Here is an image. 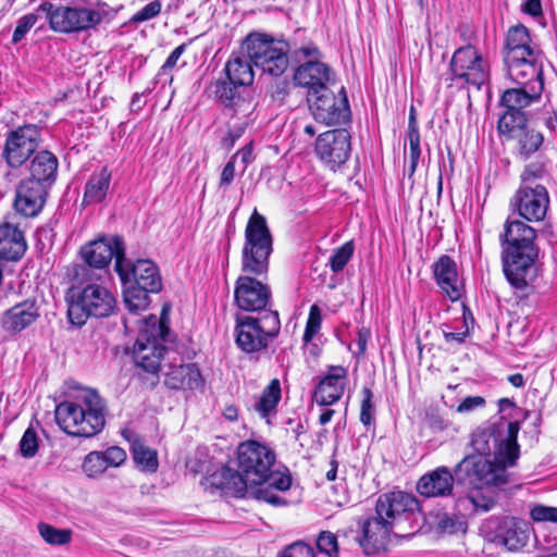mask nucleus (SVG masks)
Returning a JSON list of instances; mask_svg holds the SVG:
<instances>
[{
    "mask_svg": "<svg viewBox=\"0 0 557 557\" xmlns=\"http://www.w3.org/2000/svg\"><path fill=\"white\" fill-rule=\"evenodd\" d=\"M519 430L518 421L508 423L504 437L496 425L476 429L471 445L480 456H467L456 466L457 481L475 488L507 484V468L513 466L519 457Z\"/></svg>",
    "mask_w": 557,
    "mask_h": 557,
    "instance_id": "f257e3e1",
    "label": "nucleus"
},
{
    "mask_svg": "<svg viewBox=\"0 0 557 557\" xmlns=\"http://www.w3.org/2000/svg\"><path fill=\"white\" fill-rule=\"evenodd\" d=\"M274 461L275 455L270 448L256 441H247L237 448L238 470L223 467L212 473L208 481L225 494L245 496L249 486L267 480Z\"/></svg>",
    "mask_w": 557,
    "mask_h": 557,
    "instance_id": "f03ea898",
    "label": "nucleus"
},
{
    "mask_svg": "<svg viewBox=\"0 0 557 557\" xmlns=\"http://www.w3.org/2000/svg\"><path fill=\"white\" fill-rule=\"evenodd\" d=\"M535 230L515 220L508 222L503 235V265L508 282L517 289H524L536 275L535 260L539 251L534 245Z\"/></svg>",
    "mask_w": 557,
    "mask_h": 557,
    "instance_id": "7ed1b4c3",
    "label": "nucleus"
},
{
    "mask_svg": "<svg viewBox=\"0 0 557 557\" xmlns=\"http://www.w3.org/2000/svg\"><path fill=\"white\" fill-rule=\"evenodd\" d=\"M58 425L71 436L91 437L106 424V404L95 391H86L76 401H62L54 411Z\"/></svg>",
    "mask_w": 557,
    "mask_h": 557,
    "instance_id": "20e7f679",
    "label": "nucleus"
},
{
    "mask_svg": "<svg viewBox=\"0 0 557 557\" xmlns=\"http://www.w3.org/2000/svg\"><path fill=\"white\" fill-rule=\"evenodd\" d=\"M114 269L123 284L124 302L131 312L145 310L149 305V293L162 288V278L157 264L149 259L132 262L117 257Z\"/></svg>",
    "mask_w": 557,
    "mask_h": 557,
    "instance_id": "39448f33",
    "label": "nucleus"
},
{
    "mask_svg": "<svg viewBox=\"0 0 557 557\" xmlns=\"http://www.w3.org/2000/svg\"><path fill=\"white\" fill-rule=\"evenodd\" d=\"M99 278L82 277L85 285L67 299V317L72 324L82 326L89 318H107L114 312L116 300L106 286L96 282Z\"/></svg>",
    "mask_w": 557,
    "mask_h": 557,
    "instance_id": "423d86ee",
    "label": "nucleus"
},
{
    "mask_svg": "<svg viewBox=\"0 0 557 557\" xmlns=\"http://www.w3.org/2000/svg\"><path fill=\"white\" fill-rule=\"evenodd\" d=\"M272 251L273 237L267 220L255 210L245 228V243L242 250L243 272L253 275L267 273Z\"/></svg>",
    "mask_w": 557,
    "mask_h": 557,
    "instance_id": "0eeeda50",
    "label": "nucleus"
},
{
    "mask_svg": "<svg viewBox=\"0 0 557 557\" xmlns=\"http://www.w3.org/2000/svg\"><path fill=\"white\" fill-rule=\"evenodd\" d=\"M242 50L247 52L249 60L256 67L272 76L282 75L288 66V45L285 41L274 40L267 35H249L245 39Z\"/></svg>",
    "mask_w": 557,
    "mask_h": 557,
    "instance_id": "6e6552de",
    "label": "nucleus"
},
{
    "mask_svg": "<svg viewBox=\"0 0 557 557\" xmlns=\"http://www.w3.org/2000/svg\"><path fill=\"white\" fill-rule=\"evenodd\" d=\"M236 321V344L248 354L267 348L269 341L276 337L281 329L276 311H264L261 317L237 315Z\"/></svg>",
    "mask_w": 557,
    "mask_h": 557,
    "instance_id": "1a4fd4ad",
    "label": "nucleus"
},
{
    "mask_svg": "<svg viewBox=\"0 0 557 557\" xmlns=\"http://www.w3.org/2000/svg\"><path fill=\"white\" fill-rule=\"evenodd\" d=\"M375 512L383 515L400 532L413 533L418 527L417 517L420 513V506L413 495L394 491L380 495L375 504Z\"/></svg>",
    "mask_w": 557,
    "mask_h": 557,
    "instance_id": "9d476101",
    "label": "nucleus"
},
{
    "mask_svg": "<svg viewBox=\"0 0 557 557\" xmlns=\"http://www.w3.org/2000/svg\"><path fill=\"white\" fill-rule=\"evenodd\" d=\"M38 12H42L49 20L50 27L60 33L87 29L101 20L100 13L95 10L54 7L48 1H44L38 7Z\"/></svg>",
    "mask_w": 557,
    "mask_h": 557,
    "instance_id": "9b49d317",
    "label": "nucleus"
},
{
    "mask_svg": "<svg viewBox=\"0 0 557 557\" xmlns=\"http://www.w3.org/2000/svg\"><path fill=\"white\" fill-rule=\"evenodd\" d=\"M307 100L313 119L319 123L335 125L345 123L350 117L344 87H341L338 97L331 89H323L321 92L308 91Z\"/></svg>",
    "mask_w": 557,
    "mask_h": 557,
    "instance_id": "f8f14e48",
    "label": "nucleus"
},
{
    "mask_svg": "<svg viewBox=\"0 0 557 557\" xmlns=\"http://www.w3.org/2000/svg\"><path fill=\"white\" fill-rule=\"evenodd\" d=\"M120 252L122 255V259H125L124 243L119 236L100 238L89 243L82 248V256L86 264L79 265L75 269V276H94L91 268L104 269L113 258L115 259L116 263L117 257H120Z\"/></svg>",
    "mask_w": 557,
    "mask_h": 557,
    "instance_id": "ddd939ff",
    "label": "nucleus"
},
{
    "mask_svg": "<svg viewBox=\"0 0 557 557\" xmlns=\"http://www.w3.org/2000/svg\"><path fill=\"white\" fill-rule=\"evenodd\" d=\"M450 72L456 79H462L480 88L488 78L486 62L472 46L457 49L450 60Z\"/></svg>",
    "mask_w": 557,
    "mask_h": 557,
    "instance_id": "4468645a",
    "label": "nucleus"
},
{
    "mask_svg": "<svg viewBox=\"0 0 557 557\" xmlns=\"http://www.w3.org/2000/svg\"><path fill=\"white\" fill-rule=\"evenodd\" d=\"M162 330L163 326L160 324L158 327L152 325L151 331H141L133 348V359L136 366L151 374L158 373L165 351L157 336V334L162 335Z\"/></svg>",
    "mask_w": 557,
    "mask_h": 557,
    "instance_id": "2eb2a0df",
    "label": "nucleus"
},
{
    "mask_svg": "<svg viewBox=\"0 0 557 557\" xmlns=\"http://www.w3.org/2000/svg\"><path fill=\"white\" fill-rule=\"evenodd\" d=\"M298 53L306 58H313L299 65L294 74V81L308 91L321 92L323 89H330L327 84L331 82L330 67L315 58L319 54L318 48L314 46L301 47Z\"/></svg>",
    "mask_w": 557,
    "mask_h": 557,
    "instance_id": "dca6fc26",
    "label": "nucleus"
},
{
    "mask_svg": "<svg viewBox=\"0 0 557 557\" xmlns=\"http://www.w3.org/2000/svg\"><path fill=\"white\" fill-rule=\"evenodd\" d=\"M350 150V135L345 128L320 134L315 141L318 157L332 170L347 161Z\"/></svg>",
    "mask_w": 557,
    "mask_h": 557,
    "instance_id": "f3484780",
    "label": "nucleus"
},
{
    "mask_svg": "<svg viewBox=\"0 0 557 557\" xmlns=\"http://www.w3.org/2000/svg\"><path fill=\"white\" fill-rule=\"evenodd\" d=\"M39 129L25 125L8 135L3 154L11 168H20L38 147Z\"/></svg>",
    "mask_w": 557,
    "mask_h": 557,
    "instance_id": "a211bd4d",
    "label": "nucleus"
},
{
    "mask_svg": "<svg viewBox=\"0 0 557 557\" xmlns=\"http://www.w3.org/2000/svg\"><path fill=\"white\" fill-rule=\"evenodd\" d=\"M512 205L517 207L519 214L525 220L530 222L542 221L549 205L547 189L541 184L520 186L512 198Z\"/></svg>",
    "mask_w": 557,
    "mask_h": 557,
    "instance_id": "6ab92c4d",
    "label": "nucleus"
},
{
    "mask_svg": "<svg viewBox=\"0 0 557 557\" xmlns=\"http://www.w3.org/2000/svg\"><path fill=\"white\" fill-rule=\"evenodd\" d=\"M234 296L238 308L245 311H258L262 315L264 311H270L267 309L271 297L270 288L251 276L237 278Z\"/></svg>",
    "mask_w": 557,
    "mask_h": 557,
    "instance_id": "aec40b11",
    "label": "nucleus"
},
{
    "mask_svg": "<svg viewBox=\"0 0 557 557\" xmlns=\"http://www.w3.org/2000/svg\"><path fill=\"white\" fill-rule=\"evenodd\" d=\"M50 187L28 178L21 181L15 191V210L26 218L36 216L45 206Z\"/></svg>",
    "mask_w": 557,
    "mask_h": 557,
    "instance_id": "412c9836",
    "label": "nucleus"
},
{
    "mask_svg": "<svg viewBox=\"0 0 557 557\" xmlns=\"http://www.w3.org/2000/svg\"><path fill=\"white\" fill-rule=\"evenodd\" d=\"M361 529L362 537L359 540V543L367 555H374L385 550L391 533L395 530L389 520L376 512L362 522Z\"/></svg>",
    "mask_w": 557,
    "mask_h": 557,
    "instance_id": "4be33fe9",
    "label": "nucleus"
},
{
    "mask_svg": "<svg viewBox=\"0 0 557 557\" xmlns=\"http://www.w3.org/2000/svg\"><path fill=\"white\" fill-rule=\"evenodd\" d=\"M509 77L518 85L529 86L534 94H541L544 87L542 65L537 54L505 60Z\"/></svg>",
    "mask_w": 557,
    "mask_h": 557,
    "instance_id": "5701e85b",
    "label": "nucleus"
},
{
    "mask_svg": "<svg viewBox=\"0 0 557 557\" xmlns=\"http://www.w3.org/2000/svg\"><path fill=\"white\" fill-rule=\"evenodd\" d=\"M346 379L347 370L344 367H331L314 389V401L320 406H330L339 400L345 391Z\"/></svg>",
    "mask_w": 557,
    "mask_h": 557,
    "instance_id": "b1692460",
    "label": "nucleus"
},
{
    "mask_svg": "<svg viewBox=\"0 0 557 557\" xmlns=\"http://www.w3.org/2000/svg\"><path fill=\"white\" fill-rule=\"evenodd\" d=\"M455 476L447 467H438L422 475L417 483V491L424 497L449 496L454 490Z\"/></svg>",
    "mask_w": 557,
    "mask_h": 557,
    "instance_id": "393cba45",
    "label": "nucleus"
},
{
    "mask_svg": "<svg viewBox=\"0 0 557 557\" xmlns=\"http://www.w3.org/2000/svg\"><path fill=\"white\" fill-rule=\"evenodd\" d=\"M39 317L36 302L25 300L8 309L2 315V327L10 334H17L32 325Z\"/></svg>",
    "mask_w": 557,
    "mask_h": 557,
    "instance_id": "a878e982",
    "label": "nucleus"
},
{
    "mask_svg": "<svg viewBox=\"0 0 557 557\" xmlns=\"http://www.w3.org/2000/svg\"><path fill=\"white\" fill-rule=\"evenodd\" d=\"M437 284L451 300L461 296L456 262L448 256H442L434 265Z\"/></svg>",
    "mask_w": 557,
    "mask_h": 557,
    "instance_id": "bb28decb",
    "label": "nucleus"
},
{
    "mask_svg": "<svg viewBox=\"0 0 557 557\" xmlns=\"http://www.w3.org/2000/svg\"><path fill=\"white\" fill-rule=\"evenodd\" d=\"M164 383L172 389H196L202 386V377L196 364H178L170 367Z\"/></svg>",
    "mask_w": 557,
    "mask_h": 557,
    "instance_id": "cd10ccee",
    "label": "nucleus"
},
{
    "mask_svg": "<svg viewBox=\"0 0 557 557\" xmlns=\"http://www.w3.org/2000/svg\"><path fill=\"white\" fill-rule=\"evenodd\" d=\"M26 247L24 235L16 226L9 223L0 225V259L18 260Z\"/></svg>",
    "mask_w": 557,
    "mask_h": 557,
    "instance_id": "c85d7f7f",
    "label": "nucleus"
},
{
    "mask_svg": "<svg viewBox=\"0 0 557 557\" xmlns=\"http://www.w3.org/2000/svg\"><path fill=\"white\" fill-rule=\"evenodd\" d=\"M57 171L58 159L51 152L44 150L38 152L30 161V176L28 180L52 186L57 178Z\"/></svg>",
    "mask_w": 557,
    "mask_h": 557,
    "instance_id": "c756f323",
    "label": "nucleus"
},
{
    "mask_svg": "<svg viewBox=\"0 0 557 557\" xmlns=\"http://www.w3.org/2000/svg\"><path fill=\"white\" fill-rule=\"evenodd\" d=\"M536 53L531 47V38L528 28L523 25H517L508 30L506 39V53L504 60H515L525 55Z\"/></svg>",
    "mask_w": 557,
    "mask_h": 557,
    "instance_id": "7c9ffc66",
    "label": "nucleus"
},
{
    "mask_svg": "<svg viewBox=\"0 0 557 557\" xmlns=\"http://www.w3.org/2000/svg\"><path fill=\"white\" fill-rule=\"evenodd\" d=\"M253 63L249 60L247 52L233 55L225 66L228 81L234 86H248L253 82Z\"/></svg>",
    "mask_w": 557,
    "mask_h": 557,
    "instance_id": "2f4dec72",
    "label": "nucleus"
},
{
    "mask_svg": "<svg viewBox=\"0 0 557 557\" xmlns=\"http://www.w3.org/2000/svg\"><path fill=\"white\" fill-rule=\"evenodd\" d=\"M111 173L103 168L99 173L92 174L86 183L83 205L101 202L109 190Z\"/></svg>",
    "mask_w": 557,
    "mask_h": 557,
    "instance_id": "473e14b6",
    "label": "nucleus"
},
{
    "mask_svg": "<svg viewBox=\"0 0 557 557\" xmlns=\"http://www.w3.org/2000/svg\"><path fill=\"white\" fill-rule=\"evenodd\" d=\"M512 139L516 140V156L521 161L530 159L531 156L540 149L544 141V137L540 132L529 127L521 133H518Z\"/></svg>",
    "mask_w": 557,
    "mask_h": 557,
    "instance_id": "72a5a7b5",
    "label": "nucleus"
},
{
    "mask_svg": "<svg viewBox=\"0 0 557 557\" xmlns=\"http://www.w3.org/2000/svg\"><path fill=\"white\" fill-rule=\"evenodd\" d=\"M502 528L504 530L502 542L508 550L517 552L527 545L529 536L521 522L506 518Z\"/></svg>",
    "mask_w": 557,
    "mask_h": 557,
    "instance_id": "f704fd0d",
    "label": "nucleus"
},
{
    "mask_svg": "<svg viewBox=\"0 0 557 557\" xmlns=\"http://www.w3.org/2000/svg\"><path fill=\"white\" fill-rule=\"evenodd\" d=\"M527 121L528 119L523 111L505 110L498 120L497 129L500 135L513 138L518 133L528 128Z\"/></svg>",
    "mask_w": 557,
    "mask_h": 557,
    "instance_id": "c9c22d12",
    "label": "nucleus"
},
{
    "mask_svg": "<svg viewBox=\"0 0 557 557\" xmlns=\"http://www.w3.org/2000/svg\"><path fill=\"white\" fill-rule=\"evenodd\" d=\"M281 400V383L277 379H273L270 384L262 391V394L255 405L256 410L262 418H268L271 412L276 410Z\"/></svg>",
    "mask_w": 557,
    "mask_h": 557,
    "instance_id": "e433bc0d",
    "label": "nucleus"
},
{
    "mask_svg": "<svg viewBox=\"0 0 557 557\" xmlns=\"http://www.w3.org/2000/svg\"><path fill=\"white\" fill-rule=\"evenodd\" d=\"M539 96L540 94H534L525 88H511L503 94L500 103L505 110L522 111Z\"/></svg>",
    "mask_w": 557,
    "mask_h": 557,
    "instance_id": "4c0bfd02",
    "label": "nucleus"
},
{
    "mask_svg": "<svg viewBox=\"0 0 557 557\" xmlns=\"http://www.w3.org/2000/svg\"><path fill=\"white\" fill-rule=\"evenodd\" d=\"M133 459L137 466L149 472H154L158 469L157 451L147 447L139 438L132 441Z\"/></svg>",
    "mask_w": 557,
    "mask_h": 557,
    "instance_id": "58836bf2",
    "label": "nucleus"
},
{
    "mask_svg": "<svg viewBox=\"0 0 557 557\" xmlns=\"http://www.w3.org/2000/svg\"><path fill=\"white\" fill-rule=\"evenodd\" d=\"M41 537L51 545H64L71 541L72 532L66 529H57L50 524L38 525Z\"/></svg>",
    "mask_w": 557,
    "mask_h": 557,
    "instance_id": "ea45409f",
    "label": "nucleus"
},
{
    "mask_svg": "<svg viewBox=\"0 0 557 557\" xmlns=\"http://www.w3.org/2000/svg\"><path fill=\"white\" fill-rule=\"evenodd\" d=\"M109 468L102 451L89 453L83 462V470L89 478H97Z\"/></svg>",
    "mask_w": 557,
    "mask_h": 557,
    "instance_id": "a19ab883",
    "label": "nucleus"
},
{
    "mask_svg": "<svg viewBox=\"0 0 557 557\" xmlns=\"http://www.w3.org/2000/svg\"><path fill=\"white\" fill-rule=\"evenodd\" d=\"M354 253L352 242H347L337 249L334 250L333 255L329 260L331 270L334 273H338L344 270L346 264L349 262Z\"/></svg>",
    "mask_w": 557,
    "mask_h": 557,
    "instance_id": "79ce46f5",
    "label": "nucleus"
},
{
    "mask_svg": "<svg viewBox=\"0 0 557 557\" xmlns=\"http://www.w3.org/2000/svg\"><path fill=\"white\" fill-rule=\"evenodd\" d=\"M244 497L256 498L258 500H263L275 506L285 504V502H283L282 498L276 495L274 488L265 483H261L256 486H249L247 494Z\"/></svg>",
    "mask_w": 557,
    "mask_h": 557,
    "instance_id": "37998d69",
    "label": "nucleus"
},
{
    "mask_svg": "<svg viewBox=\"0 0 557 557\" xmlns=\"http://www.w3.org/2000/svg\"><path fill=\"white\" fill-rule=\"evenodd\" d=\"M471 487L475 491L470 492L465 502H469L475 512H487L495 507L496 499L492 495L483 494L479 492V488ZM461 502L463 503V500Z\"/></svg>",
    "mask_w": 557,
    "mask_h": 557,
    "instance_id": "c03bdc74",
    "label": "nucleus"
},
{
    "mask_svg": "<svg viewBox=\"0 0 557 557\" xmlns=\"http://www.w3.org/2000/svg\"><path fill=\"white\" fill-rule=\"evenodd\" d=\"M547 174L545 164L542 162H532L522 171L521 186H535L536 181L543 180Z\"/></svg>",
    "mask_w": 557,
    "mask_h": 557,
    "instance_id": "a18cd8bd",
    "label": "nucleus"
},
{
    "mask_svg": "<svg viewBox=\"0 0 557 557\" xmlns=\"http://www.w3.org/2000/svg\"><path fill=\"white\" fill-rule=\"evenodd\" d=\"M375 407L373 404V393L369 387L362 388V401L360 407V421L364 425H370L374 420Z\"/></svg>",
    "mask_w": 557,
    "mask_h": 557,
    "instance_id": "49530a36",
    "label": "nucleus"
},
{
    "mask_svg": "<svg viewBox=\"0 0 557 557\" xmlns=\"http://www.w3.org/2000/svg\"><path fill=\"white\" fill-rule=\"evenodd\" d=\"M236 87L230 81L228 83L222 82L216 85L215 95L226 108L242 96Z\"/></svg>",
    "mask_w": 557,
    "mask_h": 557,
    "instance_id": "de8ad7c7",
    "label": "nucleus"
},
{
    "mask_svg": "<svg viewBox=\"0 0 557 557\" xmlns=\"http://www.w3.org/2000/svg\"><path fill=\"white\" fill-rule=\"evenodd\" d=\"M39 13L40 12H36V13H29V14H26L24 16H22L18 21H17V25H16V28L13 33V37H12V41L13 44H17L20 42L24 37L25 35L27 34V32L33 27L35 26V24L37 23L38 21V17H39Z\"/></svg>",
    "mask_w": 557,
    "mask_h": 557,
    "instance_id": "09e8293b",
    "label": "nucleus"
},
{
    "mask_svg": "<svg viewBox=\"0 0 557 557\" xmlns=\"http://www.w3.org/2000/svg\"><path fill=\"white\" fill-rule=\"evenodd\" d=\"M20 450L21 454L30 458L36 455L38 450V440L37 434L33 429H27L20 442Z\"/></svg>",
    "mask_w": 557,
    "mask_h": 557,
    "instance_id": "8fccbe9b",
    "label": "nucleus"
},
{
    "mask_svg": "<svg viewBox=\"0 0 557 557\" xmlns=\"http://www.w3.org/2000/svg\"><path fill=\"white\" fill-rule=\"evenodd\" d=\"M321 326V311L317 305L311 306L304 334V341L310 342Z\"/></svg>",
    "mask_w": 557,
    "mask_h": 557,
    "instance_id": "3c124183",
    "label": "nucleus"
},
{
    "mask_svg": "<svg viewBox=\"0 0 557 557\" xmlns=\"http://www.w3.org/2000/svg\"><path fill=\"white\" fill-rule=\"evenodd\" d=\"M530 515L536 522H557V507L536 505L531 509Z\"/></svg>",
    "mask_w": 557,
    "mask_h": 557,
    "instance_id": "603ef678",
    "label": "nucleus"
},
{
    "mask_svg": "<svg viewBox=\"0 0 557 557\" xmlns=\"http://www.w3.org/2000/svg\"><path fill=\"white\" fill-rule=\"evenodd\" d=\"M317 546L320 552L331 557L333 554L337 553V539L334 533L323 531L317 540Z\"/></svg>",
    "mask_w": 557,
    "mask_h": 557,
    "instance_id": "864d4df0",
    "label": "nucleus"
},
{
    "mask_svg": "<svg viewBox=\"0 0 557 557\" xmlns=\"http://www.w3.org/2000/svg\"><path fill=\"white\" fill-rule=\"evenodd\" d=\"M263 483L269 484V486L273 487L276 491L284 492L290 487L292 480L289 475L270 470L269 476Z\"/></svg>",
    "mask_w": 557,
    "mask_h": 557,
    "instance_id": "5fc2aeb1",
    "label": "nucleus"
},
{
    "mask_svg": "<svg viewBox=\"0 0 557 557\" xmlns=\"http://www.w3.org/2000/svg\"><path fill=\"white\" fill-rule=\"evenodd\" d=\"M255 107L256 104L251 98L240 96L233 104L228 107V109H231L235 115L246 117L253 112Z\"/></svg>",
    "mask_w": 557,
    "mask_h": 557,
    "instance_id": "6e6d98bb",
    "label": "nucleus"
},
{
    "mask_svg": "<svg viewBox=\"0 0 557 557\" xmlns=\"http://www.w3.org/2000/svg\"><path fill=\"white\" fill-rule=\"evenodd\" d=\"M161 11L160 1L156 0L147 5H145L140 11H138L132 18V21L136 23L148 21L154 16H157Z\"/></svg>",
    "mask_w": 557,
    "mask_h": 557,
    "instance_id": "4d7b16f0",
    "label": "nucleus"
},
{
    "mask_svg": "<svg viewBox=\"0 0 557 557\" xmlns=\"http://www.w3.org/2000/svg\"><path fill=\"white\" fill-rule=\"evenodd\" d=\"M282 557H314L313 548L309 545L297 542L289 545L285 550Z\"/></svg>",
    "mask_w": 557,
    "mask_h": 557,
    "instance_id": "13d9d810",
    "label": "nucleus"
},
{
    "mask_svg": "<svg viewBox=\"0 0 557 557\" xmlns=\"http://www.w3.org/2000/svg\"><path fill=\"white\" fill-rule=\"evenodd\" d=\"M102 454L109 467L116 468L126 460L125 450L117 446L109 447L107 450L102 451Z\"/></svg>",
    "mask_w": 557,
    "mask_h": 557,
    "instance_id": "bf43d9fd",
    "label": "nucleus"
},
{
    "mask_svg": "<svg viewBox=\"0 0 557 557\" xmlns=\"http://www.w3.org/2000/svg\"><path fill=\"white\" fill-rule=\"evenodd\" d=\"M440 527L444 532L449 534L458 532L465 533L467 531V523L462 519L454 517H446L442 519Z\"/></svg>",
    "mask_w": 557,
    "mask_h": 557,
    "instance_id": "052dcab7",
    "label": "nucleus"
},
{
    "mask_svg": "<svg viewBox=\"0 0 557 557\" xmlns=\"http://www.w3.org/2000/svg\"><path fill=\"white\" fill-rule=\"evenodd\" d=\"M485 399L481 396H468L457 407V411L460 413L469 412L475 408L483 407Z\"/></svg>",
    "mask_w": 557,
    "mask_h": 557,
    "instance_id": "680f3d73",
    "label": "nucleus"
},
{
    "mask_svg": "<svg viewBox=\"0 0 557 557\" xmlns=\"http://www.w3.org/2000/svg\"><path fill=\"white\" fill-rule=\"evenodd\" d=\"M235 176V161L231 159L225 166L223 168V171L221 173L220 178V186H227L230 185Z\"/></svg>",
    "mask_w": 557,
    "mask_h": 557,
    "instance_id": "e2e57ef3",
    "label": "nucleus"
},
{
    "mask_svg": "<svg viewBox=\"0 0 557 557\" xmlns=\"http://www.w3.org/2000/svg\"><path fill=\"white\" fill-rule=\"evenodd\" d=\"M184 49H185L184 45L176 47L172 51V53L169 55V58L166 59L164 64L162 65L161 71L165 72L168 69H172L176 64V62L180 59V57L182 55V53L184 52Z\"/></svg>",
    "mask_w": 557,
    "mask_h": 557,
    "instance_id": "0e129e2a",
    "label": "nucleus"
},
{
    "mask_svg": "<svg viewBox=\"0 0 557 557\" xmlns=\"http://www.w3.org/2000/svg\"><path fill=\"white\" fill-rule=\"evenodd\" d=\"M369 338H370V331L368 329L362 327L358 331V337H357L358 354L362 355L366 352Z\"/></svg>",
    "mask_w": 557,
    "mask_h": 557,
    "instance_id": "69168bd1",
    "label": "nucleus"
},
{
    "mask_svg": "<svg viewBox=\"0 0 557 557\" xmlns=\"http://www.w3.org/2000/svg\"><path fill=\"white\" fill-rule=\"evenodd\" d=\"M237 156H240L243 163L246 165L248 164L252 159V149L251 146L248 145L244 147L242 150H239L236 154L232 157V159L235 161V158Z\"/></svg>",
    "mask_w": 557,
    "mask_h": 557,
    "instance_id": "338daca9",
    "label": "nucleus"
},
{
    "mask_svg": "<svg viewBox=\"0 0 557 557\" xmlns=\"http://www.w3.org/2000/svg\"><path fill=\"white\" fill-rule=\"evenodd\" d=\"M524 11L531 15H537L541 12L540 0H528L524 5Z\"/></svg>",
    "mask_w": 557,
    "mask_h": 557,
    "instance_id": "774afa93",
    "label": "nucleus"
}]
</instances>
